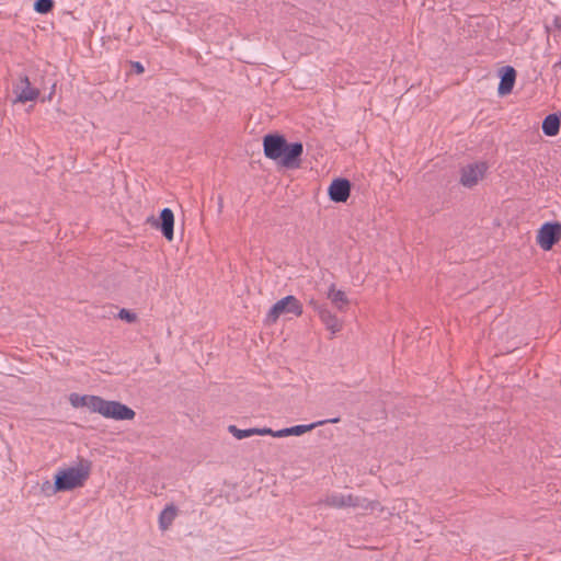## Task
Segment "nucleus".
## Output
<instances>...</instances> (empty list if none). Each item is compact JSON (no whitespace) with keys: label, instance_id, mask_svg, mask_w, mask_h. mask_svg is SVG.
<instances>
[{"label":"nucleus","instance_id":"nucleus-5","mask_svg":"<svg viewBox=\"0 0 561 561\" xmlns=\"http://www.w3.org/2000/svg\"><path fill=\"white\" fill-rule=\"evenodd\" d=\"M293 313L296 317L302 314L301 302L293 295H288L276 301L266 314L267 323H275L282 314Z\"/></svg>","mask_w":561,"mask_h":561},{"label":"nucleus","instance_id":"nucleus-9","mask_svg":"<svg viewBox=\"0 0 561 561\" xmlns=\"http://www.w3.org/2000/svg\"><path fill=\"white\" fill-rule=\"evenodd\" d=\"M339 422H340V417H334L331 420H323V421H319V422L307 424V425H296V426H291V427H286V428H282L278 431H273L271 428V433L268 435H271L273 437H277V438L291 436V435L299 436V435H302V434L313 430L317 426H320V425H323L327 423L335 424Z\"/></svg>","mask_w":561,"mask_h":561},{"label":"nucleus","instance_id":"nucleus-17","mask_svg":"<svg viewBox=\"0 0 561 561\" xmlns=\"http://www.w3.org/2000/svg\"><path fill=\"white\" fill-rule=\"evenodd\" d=\"M176 516V508L173 505H168L159 515V526L162 530L170 527Z\"/></svg>","mask_w":561,"mask_h":561},{"label":"nucleus","instance_id":"nucleus-21","mask_svg":"<svg viewBox=\"0 0 561 561\" xmlns=\"http://www.w3.org/2000/svg\"><path fill=\"white\" fill-rule=\"evenodd\" d=\"M131 67L135 69L136 73L141 75L145 71L144 66L139 61H133Z\"/></svg>","mask_w":561,"mask_h":561},{"label":"nucleus","instance_id":"nucleus-10","mask_svg":"<svg viewBox=\"0 0 561 561\" xmlns=\"http://www.w3.org/2000/svg\"><path fill=\"white\" fill-rule=\"evenodd\" d=\"M329 197L335 203H345L351 194V183L347 179H335L328 190Z\"/></svg>","mask_w":561,"mask_h":561},{"label":"nucleus","instance_id":"nucleus-16","mask_svg":"<svg viewBox=\"0 0 561 561\" xmlns=\"http://www.w3.org/2000/svg\"><path fill=\"white\" fill-rule=\"evenodd\" d=\"M560 118L557 114L548 115L542 122V131L547 136H556L560 129Z\"/></svg>","mask_w":561,"mask_h":561},{"label":"nucleus","instance_id":"nucleus-4","mask_svg":"<svg viewBox=\"0 0 561 561\" xmlns=\"http://www.w3.org/2000/svg\"><path fill=\"white\" fill-rule=\"evenodd\" d=\"M322 503L327 506L334 508H344V507H360L364 510L374 511L380 506L377 501H367L366 499H360L358 496H354L352 494H341V493H332L329 494Z\"/></svg>","mask_w":561,"mask_h":561},{"label":"nucleus","instance_id":"nucleus-3","mask_svg":"<svg viewBox=\"0 0 561 561\" xmlns=\"http://www.w3.org/2000/svg\"><path fill=\"white\" fill-rule=\"evenodd\" d=\"M88 477V468L71 467L61 470L55 476V491L61 492L82 486Z\"/></svg>","mask_w":561,"mask_h":561},{"label":"nucleus","instance_id":"nucleus-14","mask_svg":"<svg viewBox=\"0 0 561 561\" xmlns=\"http://www.w3.org/2000/svg\"><path fill=\"white\" fill-rule=\"evenodd\" d=\"M228 432L232 434L237 439H243L245 437H250L253 435H268L271 433V428L263 427V428H248V430H240L236 425H229Z\"/></svg>","mask_w":561,"mask_h":561},{"label":"nucleus","instance_id":"nucleus-20","mask_svg":"<svg viewBox=\"0 0 561 561\" xmlns=\"http://www.w3.org/2000/svg\"><path fill=\"white\" fill-rule=\"evenodd\" d=\"M41 490L43 493H45L46 495H53L55 493H57L58 491H55V483L51 484L50 481H45L42 486H41Z\"/></svg>","mask_w":561,"mask_h":561},{"label":"nucleus","instance_id":"nucleus-22","mask_svg":"<svg viewBox=\"0 0 561 561\" xmlns=\"http://www.w3.org/2000/svg\"><path fill=\"white\" fill-rule=\"evenodd\" d=\"M309 304H310V306H312V308H313L318 313H319V310H320V309H327V307H325L324 305H321V304H319L318 301H316V300H313V299H311V300L309 301Z\"/></svg>","mask_w":561,"mask_h":561},{"label":"nucleus","instance_id":"nucleus-2","mask_svg":"<svg viewBox=\"0 0 561 561\" xmlns=\"http://www.w3.org/2000/svg\"><path fill=\"white\" fill-rule=\"evenodd\" d=\"M263 150L266 158L277 161L283 168L298 169L301 165V142L289 144L282 135L267 134L263 138Z\"/></svg>","mask_w":561,"mask_h":561},{"label":"nucleus","instance_id":"nucleus-19","mask_svg":"<svg viewBox=\"0 0 561 561\" xmlns=\"http://www.w3.org/2000/svg\"><path fill=\"white\" fill-rule=\"evenodd\" d=\"M117 317L121 319V320H124L128 323H134L137 321L138 317L135 312L128 310V309H121Z\"/></svg>","mask_w":561,"mask_h":561},{"label":"nucleus","instance_id":"nucleus-15","mask_svg":"<svg viewBox=\"0 0 561 561\" xmlns=\"http://www.w3.org/2000/svg\"><path fill=\"white\" fill-rule=\"evenodd\" d=\"M328 298L331 302L341 311L345 310L348 305V298L343 290L336 289L335 285L332 284L328 291Z\"/></svg>","mask_w":561,"mask_h":561},{"label":"nucleus","instance_id":"nucleus-13","mask_svg":"<svg viewBox=\"0 0 561 561\" xmlns=\"http://www.w3.org/2000/svg\"><path fill=\"white\" fill-rule=\"evenodd\" d=\"M319 317H320L321 321L324 323L325 328L332 334H335L342 330V322L328 308L320 309Z\"/></svg>","mask_w":561,"mask_h":561},{"label":"nucleus","instance_id":"nucleus-1","mask_svg":"<svg viewBox=\"0 0 561 561\" xmlns=\"http://www.w3.org/2000/svg\"><path fill=\"white\" fill-rule=\"evenodd\" d=\"M69 402L73 408L85 407L93 413L117 421H129L136 415L135 411L126 404L119 401L105 400L99 396L70 393Z\"/></svg>","mask_w":561,"mask_h":561},{"label":"nucleus","instance_id":"nucleus-7","mask_svg":"<svg viewBox=\"0 0 561 561\" xmlns=\"http://www.w3.org/2000/svg\"><path fill=\"white\" fill-rule=\"evenodd\" d=\"M488 170V164L485 162H476L468 164L461 169L460 183L465 187H473L478 184L480 180L484 178V174Z\"/></svg>","mask_w":561,"mask_h":561},{"label":"nucleus","instance_id":"nucleus-11","mask_svg":"<svg viewBox=\"0 0 561 561\" xmlns=\"http://www.w3.org/2000/svg\"><path fill=\"white\" fill-rule=\"evenodd\" d=\"M152 226L159 228L168 241L173 240L174 214L170 208H163L160 213V220H152Z\"/></svg>","mask_w":561,"mask_h":561},{"label":"nucleus","instance_id":"nucleus-23","mask_svg":"<svg viewBox=\"0 0 561 561\" xmlns=\"http://www.w3.org/2000/svg\"><path fill=\"white\" fill-rule=\"evenodd\" d=\"M552 26L557 30H561V18L560 16H554V19L552 21Z\"/></svg>","mask_w":561,"mask_h":561},{"label":"nucleus","instance_id":"nucleus-8","mask_svg":"<svg viewBox=\"0 0 561 561\" xmlns=\"http://www.w3.org/2000/svg\"><path fill=\"white\" fill-rule=\"evenodd\" d=\"M13 92L16 95L14 103H25L34 101L39 96V90L32 88L27 76H21L19 82L13 88Z\"/></svg>","mask_w":561,"mask_h":561},{"label":"nucleus","instance_id":"nucleus-12","mask_svg":"<svg viewBox=\"0 0 561 561\" xmlns=\"http://www.w3.org/2000/svg\"><path fill=\"white\" fill-rule=\"evenodd\" d=\"M516 80V70L511 66L501 69V80L497 88L500 95H506L512 92Z\"/></svg>","mask_w":561,"mask_h":561},{"label":"nucleus","instance_id":"nucleus-6","mask_svg":"<svg viewBox=\"0 0 561 561\" xmlns=\"http://www.w3.org/2000/svg\"><path fill=\"white\" fill-rule=\"evenodd\" d=\"M561 239V224L559 221L545 222L537 234V243L545 251H549Z\"/></svg>","mask_w":561,"mask_h":561},{"label":"nucleus","instance_id":"nucleus-18","mask_svg":"<svg viewBox=\"0 0 561 561\" xmlns=\"http://www.w3.org/2000/svg\"><path fill=\"white\" fill-rule=\"evenodd\" d=\"M54 8L53 0H36L34 3V10L38 13L46 14Z\"/></svg>","mask_w":561,"mask_h":561}]
</instances>
